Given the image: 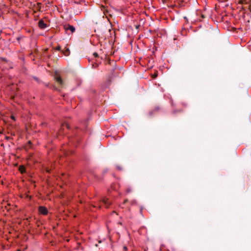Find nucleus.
<instances>
[{"instance_id":"1","label":"nucleus","mask_w":251,"mask_h":251,"mask_svg":"<svg viewBox=\"0 0 251 251\" xmlns=\"http://www.w3.org/2000/svg\"><path fill=\"white\" fill-rule=\"evenodd\" d=\"M65 30L67 32L68 30H70L71 33H73L75 30V28L71 25H66L64 26Z\"/></svg>"},{"instance_id":"2","label":"nucleus","mask_w":251,"mask_h":251,"mask_svg":"<svg viewBox=\"0 0 251 251\" xmlns=\"http://www.w3.org/2000/svg\"><path fill=\"white\" fill-rule=\"evenodd\" d=\"M39 212L43 215H46L48 213V210L46 207L44 206H40L39 207Z\"/></svg>"},{"instance_id":"3","label":"nucleus","mask_w":251,"mask_h":251,"mask_svg":"<svg viewBox=\"0 0 251 251\" xmlns=\"http://www.w3.org/2000/svg\"><path fill=\"white\" fill-rule=\"evenodd\" d=\"M102 202L104 203L106 207H108L111 204V201L106 198L103 199Z\"/></svg>"},{"instance_id":"4","label":"nucleus","mask_w":251,"mask_h":251,"mask_svg":"<svg viewBox=\"0 0 251 251\" xmlns=\"http://www.w3.org/2000/svg\"><path fill=\"white\" fill-rule=\"evenodd\" d=\"M39 26L42 29H44L47 27V25L44 23L43 20H40L39 22Z\"/></svg>"},{"instance_id":"5","label":"nucleus","mask_w":251,"mask_h":251,"mask_svg":"<svg viewBox=\"0 0 251 251\" xmlns=\"http://www.w3.org/2000/svg\"><path fill=\"white\" fill-rule=\"evenodd\" d=\"M56 81L58 82L60 84H62V80L61 79V78L60 76H57L55 78Z\"/></svg>"},{"instance_id":"6","label":"nucleus","mask_w":251,"mask_h":251,"mask_svg":"<svg viewBox=\"0 0 251 251\" xmlns=\"http://www.w3.org/2000/svg\"><path fill=\"white\" fill-rule=\"evenodd\" d=\"M19 170L22 173H23L25 172V168L23 166H20Z\"/></svg>"},{"instance_id":"7","label":"nucleus","mask_w":251,"mask_h":251,"mask_svg":"<svg viewBox=\"0 0 251 251\" xmlns=\"http://www.w3.org/2000/svg\"><path fill=\"white\" fill-rule=\"evenodd\" d=\"M69 52V50L67 49L66 52L64 53L65 55H68L69 53H68Z\"/></svg>"},{"instance_id":"8","label":"nucleus","mask_w":251,"mask_h":251,"mask_svg":"<svg viewBox=\"0 0 251 251\" xmlns=\"http://www.w3.org/2000/svg\"><path fill=\"white\" fill-rule=\"evenodd\" d=\"M156 76H157V75L156 74H154V75H152V77L154 78H156Z\"/></svg>"},{"instance_id":"9","label":"nucleus","mask_w":251,"mask_h":251,"mask_svg":"<svg viewBox=\"0 0 251 251\" xmlns=\"http://www.w3.org/2000/svg\"><path fill=\"white\" fill-rule=\"evenodd\" d=\"M94 55L95 57H97L98 55L97 53L95 52V53H94Z\"/></svg>"},{"instance_id":"10","label":"nucleus","mask_w":251,"mask_h":251,"mask_svg":"<svg viewBox=\"0 0 251 251\" xmlns=\"http://www.w3.org/2000/svg\"><path fill=\"white\" fill-rule=\"evenodd\" d=\"M11 118H12L13 120H15V117H14V116H11Z\"/></svg>"},{"instance_id":"11","label":"nucleus","mask_w":251,"mask_h":251,"mask_svg":"<svg viewBox=\"0 0 251 251\" xmlns=\"http://www.w3.org/2000/svg\"><path fill=\"white\" fill-rule=\"evenodd\" d=\"M130 191H131V190H130V189H127V192H130Z\"/></svg>"}]
</instances>
